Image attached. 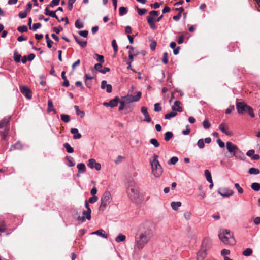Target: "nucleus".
I'll list each match as a JSON object with an SVG mask.
<instances>
[{
	"mask_svg": "<svg viewBox=\"0 0 260 260\" xmlns=\"http://www.w3.org/2000/svg\"><path fill=\"white\" fill-rule=\"evenodd\" d=\"M153 236L152 230L149 228H140L135 237V248L142 249Z\"/></svg>",
	"mask_w": 260,
	"mask_h": 260,
	"instance_id": "f257e3e1",
	"label": "nucleus"
},
{
	"mask_svg": "<svg viewBox=\"0 0 260 260\" xmlns=\"http://www.w3.org/2000/svg\"><path fill=\"white\" fill-rule=\"evenodd\" d=\"M126 193L131 201L137 202L140 200V192L137 183L133 180L128 181L126 185Z\"/></svg>",
	"mask_w": 260,
	"mask_h": 260,
	"instance_id": "f03ea898",
	"label": "nucleus"
},
{
	"mask_svg": "<svg viewBox=\"0 0 260 260\" xmlns=\"http://www.w3.org/2000/svg\"><path fill=\"white\" fill-rule=\"evenodd\" d=\"M218 237L225 244L234 245L236 243L233 233L229 230H221L218 234Z\"/></svg>",
	"mask_w": 260,
	"mask_h": 260,
	"instance_id": "7ed1b4c3",
	"label": "nucleus"
},
{
	"mask_svg": "<svg viewBox=\"0 0 260 260\" xmlns=\"http://www.w3.org/2000/svg\"><path fill=\"white\" fill-rule=\"evenodd\" d=\"M158 156L154 154L150 159L152 173L156 178L159 177L163 172L162 168L158 160Z\"/></svg>",
	"mask_w": 260,
	"mask_h": 260,
	"instance_id": "20e7f679",
	"label": "nucleus"
},
{
	"mask_svg": "<svg viewBox=\"0 0 260 260\" xmlns=\"http://www.w3.org/2000/svg\"><path fill=\"white\" fill-rule=\"evenodd\" d=\"M112 201L111 194L109 191L104 192L101 198V204L99 210L100 211H104L106 207L110 204Z\"/></svg>",
	"mask_w": 260,
	"mask_h": 260,
	"instance_id": "39448f33",
	"label": "nucleus"
},
{
	"mask_svg": "<svg viewBox=\"0 0 260 260\" xmlns=\"http://www.w3.org/2000/svg\"><path fill=\"white\" fill-rule=\"evenodd\" d=\"M142 95L140 91H138L136 95H132L131 94H127L126 96H122V99L123 100L126 104L131 103L134 102L138 101Z\"/></svg>",
	"mask_w": 260,
	"mask_h": 260,
	"instance_id": "423d86ee",
	"label": "nucleus"
},
{
	"mask_svg": "<svg viewBox=\"0 0 260 260\" xmlns=\"http://www.w3.org/2000/svg\"><path fill=\"white\" fill-rule=\"evenodd\" d=\"M211 240L208 238H204L202 241L200 249L207 252L211 248Z\"/></svg>",
	"mask_w": 260,
	"mask_h": 260,
	"instance_id": "0eeeda50",
	"label": "nucleus"
},
{
	"mask_svg": "<svg viewBox=\"0 0 260 260\" xmlns=\"http://www.w3.org/2000/svg\"><path fill=\"white\" fill-rule=\"evenodd\" d=\"M91 209H88V210L83 211V216L82 217L79 216L77 218L78 221H81L83 222L85 221L86 219L88 220L91 219Z\"/></svg>",
	"mask_w": 260,
	"mask_h": 260,
	"instance_id": "6e6552de",
	"label": "nucleus"
},
{
	"mask_svg": "<svg viewBox=\"0 0 260 260\" xmlns=\"http://www.w3.org/2000/svg\"><path fill=\"white\" fill-rule=\"evenodd\" d=\"M248 107V106L244 102H239L236 103V108L238 112L240 114H243L244 112H246Z\"/></svg>",
	"mask_w": 260,
	"mask_h": 260,
	"instance_id": "1a4fd4ad",
	"label": "nucleus"
},
{
	"mask_svg": "<svg viewBox=\"0 0 260 260\" xmlns=\"http://www.w3.org/2000/svg\"><path fill=\"white\" fill-rule=\"evenodd\" d=\"M87 166L90 169H95L97 171H99L101 169V164L96 162L95 159L93 158L89 159Z\"/></svg>",
	"mask_w": 260,
	"mask_h": 260,
	"instance_id": "9d476101",
	"label": "nucleus"
},
{
	"mask_svg": "<svg viewBox=\"0 0 260 260\" xmlns=\"http://www.w3.org/2000/svg\"><path fill=\"white\" fill-rule=\"evenodd\" d=\"M219 129L227 136H233V133L229 130L228 124L224 122L221 123L219 126Z\"/></svg>",
	"mask_w": 260,
	"mask_h": 260,
	"instance_id": "9b49d317",
	"label": "nucleus"
},
{
	"mask_svg": "<svg viewBox=\"0 0 260 260\" xmlns=\"http://www.w3.org/2000/svg\"><path fill=\"white\" fill-rule=\"evenodd\" d=\"M218 193L223 197H229L234 194V191L227 188H220Z\"/></svg>",
	"mask_w": 260,
	"mask_h": 260,
	"instance_id": "f8f14e48",
	"label": "nucleus"
},
{
	"mask_svg": "<svg viewBox=\"0 0 260 260\" xmlns=\"http://www.w3.org/2000/svg\"><path fill=\"white\" fill-rule=\"evenodd\" d=\"M226 148L229 152L232 153V155L234 154L235 152L238 149L237 146L233 144L231 142H228L226 143Z\"/></svg>",
	"mask_w": 260,
	"mask_h": 260,
	"instance_id": "ddd939ff",
	"label": "nucleus"
},
{
	"mask_svg": "<svg viewBox=\"0 0 260 260\" xmlns=\"http://www.w3.org/2000/svg\"><path fill=\"white\" fill-rule=\"evenodd\" d=\"M21 92L28 99H30L32 96L31 92L30 90L26 86L20 87Z\"/></svg>",
	"mask_w": 260,
	"mask_h": 260,
	"instance_id": "4468645a",
	"label": "nucleus"
},
{
	"mask_svg": "<svg viewBox=\"0 0 260 260\" xmlns=\"http://www.w3.org/2000/svg\"><path fill=\"white\" fill-rule=\"evenodd\" d=\"M141 111L145 117V120L147 122L150 123L151 121V117L148 112L147 108L146 107H142L141 108Z\"/></svg>",
	"mask_w": 260,
	"mask_h": 260,
	"instance_id": "2eb2a0df",
	"label": "nucleus"
},
{
	"mask_svg": "<svg viewBox=\"0 0 260 260\" xmlns=\"http://www.w3.org/2000/svg\"><path fill=\"white\" fill-rule=\"evenodd\" d=\"M158 15V11H151L149 12V15L147 17V22L150 20L152 22H156V19H154V17L157 16Z\"/></svg>",
	"mask_w": 260,
	"mask_h": 260,
	"instance_id": "dca6fc26",
	"label": "nucleus"
},
{
	"mask_svg": "<svg viewBox=\"0 0 260 260\" xmlns=\"http://www.w3.org/2000/svg\"><path fill=\"white\" fill-rule=\"evenodd\" d=\"M207 253L206 251L201 250V249L197 252L196 255L197 260H204L206 257Z\"/></svg>",
	"mask_w": 260,
	"mask_h": 260,
	"instance_id": "f3484780",
	"label": "nucleus"
},
{
	"mask_svg": "<svg viewBox=\"0 0 260 260\" xmlns=\"http://www.w3.org/2000/svg\"><path fill=\"white\" fill-rule=\"evenodd\" d=\"M181 102L179 101H175L173 105L172 106L171 108L173 111H178L181 112L183 109L180 106Z\"/></svg>",
	"mask_w": 260,
	"mask_h": 260,
	"instance_id": "a211bd4d",
	"label": "nucleus"
},
{
	"mask_svg": "<svg viewBox=\"0 0 260 260\" xmlns=\"http://www.w3.org/2000/svg\"><path fill=\"white\" fill-rule=\"evenodd\" d=\"M55 12H56V11H50L48 7H46L45 9V13L44 14L46 15L49 16L50 17L55 18L57 20H58V17L56 15Z\"/></svg>",
	"mask_w": 260,
	"mask_h": 260,
	"instance_id": "6ab92c4d",
	"label": "nucleus"
},
{
	"mask_svg": "<svg viewBox=\"0 0 260 260\" xmlns=\"http://www.w3.org/2000/svg\"><path fill=\"white\" fill-rule=\"evenodd\" d=\"M232 156H234L236 158L243 160L245 157L244 154L238 148Z\"/></svg>",
	"mask_w": 260,
	"mask_h": 260,
	"instance_id": "aec40b11",
	"label": "nucleus"
},
{
	"mask_svg": "<svg viewBox=\"0 0 260 260\" xmlns=\"http://www.w3.org/2000/svg\"><path fill=\"white\" fill-rule=\"evenodd\" d=\"M70 132L72 134H73V138L75 139H80L82 137L81 134L79 133L77 128H71Z\"/></svg>",
	"mask_w": 260,
	"mask_h": 260,
	"instance_id": "412c9836",
	"label": "nucleus"
},
{
	"mask_svg": "<svg viewBox=\"0 0 260 260\" xmlns=\"http://www.w3.org/2000/svg\"><path fill=\"white\" fill-rule=\"evenodd\" d=\"M119 101V98L116 96L109 102V106L111 107H114L117 105Z\"/></svg>",
	"mask_w": 260,
	"mask_h": 260,
	"instance_id": "4be33fe9",
	"label": "nucleus"
},
{
	"mask_svg": "<svg viewBox=\"0 0 260 260\" xmlns=\"http://www.w3.org/2000/svg\"><path fill=\"white\" fill-rule=\"evenodd\" d=\"M92 234H96V235H98V236H99L101 237L104 238H107V237H108L107 235L105 233V231L102 229H100L98 231H96L93 232L92 233Z\"/></svg>",
	"mask_w": 260,
	"mask_h": 260,
	"instance_id": "5701e85b",
	"label": "nucleus"
},
{
	"mask_svg": "<svg viewBox=\"0 0 260 260\" xmlns=\"http://www.w3.org/2000/svg\"><path fill=\"white\" fill-rule=\"evenodd\" d=\"M22 148V145L20 142H17L15 144L13 145L10 148V150H21Z\"/></svg>",
	"mask_w": 260,
	"mask_h": 260,
	"instance_id": "b1692460",
	"label": "nucleus"
},
{
	"mask_svg": "<svg viewBox=\"0 0 260 260\" xmlns=\"http://www.w3.org/2000/svg\"><path fill=\"white\" fill-rule=\"evenodd\" d=\"M74 108L76 110V114L77 115L80 116L81 118H83L84 117V116H85L84 112L83 111H81L79 109L78 106H77V105L74 106Z\"/></svg>",
	"mask_w": 260,
	"mask_h": 260,
	"instance_id": "393cba45",
	"label": "nucleus"
},
{
	"mask_svg": "<svg viewBox=\"0 0 260 260\" xmlns=\"http://www.w3.org/2000/svg\"><path fill=\"white\" fill-rule=\"evenodd\" d=\"M77 167L80 173H84L86 171V167L84 164L79 163L77 165Z\"/></svg>",
	"mask_w": 260,
	"mask_h": 260,
	"instance_id": "a878e982",
	"label": "nucleus"
},
{
	"mask_svg": "<svg viewBox=\"0 0 260 260\" xmlns=\"http://www.w3.org/2000/svg\"><path fill=\"white\" fill-rule=\"evenodd\" d=\"M181 205L180 202H172L171 203V206L172 208L174 210H177L178 208Z\"/></svg>",
	"mask_w": 260,
	"mask_h": 260,
	"instance_id": "bb28decb",
	"label": "nucleus"
},
{
	"mask_svg": "<svg viewBox=\"0 0 260 260\" xmlns=\"http://www.w3.org/2000/svg\"><path fill=\"white\" fill-rule=\"evenodd\" d=\"M51 111H53L55 113H56V110L53 108V102L50 100L48 101V112H50Z\"/></svg>",
	"mask_w": 260,
	"mask_h": 260,
	"instance_id": "cd10ccee",
	"label": "nucleus"
},
{
	"mask_svg": "<svg viewBox=\"0 0 260 260\" xmlns=\"http://www.w3.org/2000/svg\"><path fill=\"white\" fill-rule=\"evenodd\" d=\"M177 113L175 111H172L169 113L166 114L165 115V118L166 119H170L172 118L175 117L177 115Z\"/></svg>",
	"mask_w": 260,
	"mask_h": 260,
	"instance_id": "c85d7f7f",
	"label": "nucleus"
},
{
	"mask_svg": "<svg viewBox=\"0 0 260 260\" xmlns=\"http://www.w3.org/2000/svg\"><path fill=\"white\" fill-rule=\"evenodd\" d=\"M10 117L8 118H4L0 121V128L5 127L9 122V119Z\"/></svg>",
	"mask_w": 260,
	"mask_h": 260,
	"instance_id": "c756f323",
	"label": "nucleus"
},
{
	"mask_svg": "<svg viewBox=\"0 0 260 260\" xmlns=\"http://www.w3.org/2000/svg\"><path fill=\"white\" fill-rule=\"evenodd\" d=\"M204 173L207 181L209 182H212V176L210 171L208 170H205Z\"/></svg>",
	"mask_w": 260,
	"mask_h": 260,
	"instance_id": "7c9ffc66",
	"label": "nucleus"
},
{
	"mask_svg": "<svg viewBox=\"0 0 260 260\" xmlns=\"http://www.w3.org/2000/svg\"><path fill=\"white\" fill-rule=\"evenodd\" d=\"M63 146L66 149L67 151L69 153H72L74 152V149L72 148L68 143H65Z\"/></svg>",
	"mask_w": 260,
	"mask_h": 260,
	"instance_id": "2f4dec72",
	"label": "nucleus"
},
{
	"mask_svg": "<svg viewBox=\"0 0 260 260\" xmlns=\"http://www.w3.org/2000/svg\"><path fill=\"white\" fill-rule=\"evenodd\" d=\"M251 188L256 191H258L260 190V184L258 183H253L251 185Z\"/></svg>",
	"mask_w": 260,
	"mask_h": 260,
	"instance_id": "473e14b6",
	"label": "nucleus"
},
{
	"mask_svg": "<svg viewBox=\"0 0 260 260\" xmlns=\"http://www.w3.org/2000/svg\"><path fill=\"white\" fill-rule=\"evenodd\" d=\"M67 165L69 167H72L74 166L75 165V162L74 161V159L73 157H67Z\"/></svg>",
	"mask_w": 260,
	"mask_h": 260,
	"instance_id": "72a5a7b5",
	"label": "nucleus"
},
{
	"mask_svg": "<svg viewBox=\"0 0 260 260\" xmlns=\"http://www.w3.org/2000/svg\"><path fill=\"white\" fill-rule=\"evenodd\" d=\"M173 136V134L171 132H167L165 133V140L166 141H169Z\"/></svg>",
	"mask_w": 260,
	"mask_h": 260,
	"instance_id": "f704fd0d",
	"label": "nucleus"
},
{
	"mask_svg": "<svg viewBox=\"0 0 260 260\" xmlns=\"http://www.w3.org/2000/svg\"><path fill=\"white\" fill-rule=\"evenodd\" d=\"M150 143L156 148L158 147L160 145L159 142L155 138L151 139L150 140Z\"/></svg>",
	"mask_w": 260,
	"mask_h": 260,
	"instance_id": "c9c22d12",
	"label": "nucleus"
},
{
	"mask_svg": "<svg viewBox=\"0 0 260 260\" xmlns=\"http://www.w3.org/2000/svg\"><path fill=\"white\" fill-rule=\"evenodd\" d=\"M248 173L250 174L257 175L259 173V170L255 168H251L249 169Z\"/></svg>",
	"mask_w": 260,
	"mask_h": 260,
	"instance_id": "e433bc0d",
	"label": "nucleus"
},
{
	"mask_svg": "<svg viewBox=\"0 0 260 260\" xmlns=\"http://www.w3.org/2000/svg\"><path fill=\"white\" fill-rule=\"evenodd\" d=\"M61 119L63 122L68 123L70 121V117L69 115L66 114H61L60 115Z\"/></svg>",
	"mask_w": 260,
	"mask_h": 260,
	"instance_id": "4c0bfd02",
	"label": "nucleus"
},
{
	"mask_svg": "<svg viewBox=\"0 0 260 260\" xmlns=\"http://www.w3.org/2000/svg\"><path fill=\"white\" fill-rule=\"evenodd\" d=\"M21 56L18 54L17 51L14 53V59L16 62H19L21 60Z\"/></svg>",
	"mask_w": 260,
	"mask_h": 260,
	"instance_id": "58836bf2",
	"label": "nucleus"
},
{
	"mask_svg": "<svg viewBox=\"0 0 260 260\" xmlns=\"http://www.w3.org/2000/svg\"><path fill=\"white\" fill-rule=\"evenodd\" d=\"M75 26L78 29L82 28L84 26L83 23L80 20H77L75 21Z\"/></svg>",
	"mask_w": 260,
	"mask_h": 260,
	"instance_id": "ea45409f",
	"label": "nucleus"
},
{
	"mask_svg": "<svg viewBox=\"0 0 260 260\" xmlns=\"http://www.w3.org/2000/svg\"><path fill=\"white\" fill-rule=\"evenodd\" d=\"M125 236L122 234H119L115 239L117 242H123L125 240Z\"/></svg>",
	"mask_w": 260,
	"mask_h": 260,
	"instance_id": "a19ab883",
	"label": "nucleus"
},
{
	"mask_svg": "<svg viewBox=\"0 0 260 260\" xmlns=\"http://www.w3.org/2000/svg\"><path fill=\"white\" fill-rule=\"evenodd\" d=\"M119 15L120 16H123L126 14L127 12V10L126 7H120L119 9Z\"/></svg>",
	"mask_w": 260,
	"mask_h": 260,
	"instance_id": "79ce46f5",
	"label": "nucleus"
},
{
	"mask_svg": "<svg viewBox=\"0 0 260 260\" xmlns=\"http://www.w3.org/2000/svg\"><path fill=\"white\" fill-rule=\"evenodd\" d=\"M137 12L139 15H143L146 14L147 10L146 9H140L138 7H136Z\"/></svg>",
	"mask_w": 260,
	"mask_h": 260,
	"instance_id": "37998d69",
	"label": "nucleus"
},
{
	"mask_svg": "<svg viewBox=\"0 0 260 260\" xmlns=\"http://www.w3.org/2000/svg\"><path fill=\"white\" fill-rule=\"evenodd\" d=\"M17 30L20 32H25L27 31L28 28L26 25H22L19 26L17 28Z\"/></svg>",
	"mask_w": 260,
	"mask_h": 260,
	"instance_id": "c03bdc74",
	"label": "nucleus"
},
{
	"mask_svg": "<svg viewBox=\"0 0 260 260\" xmlns=\"http://www.w3.org/2000/svg\"><path fill=\"white\" fill-rule=\"evenodd\" d=\"M252 253V250L251 248H247L243 252V254L245 256H250Z\"/></svg>",
	"mask_w": 260,
	"mask_h": 260,
	"instance_id": "a18cd8bd",
	"label": "nucleus"
},
{
	"mask_svg": "<svg viewBox=\"0 0 260 260\" xmlns=\"http://www.w3.org/2000/svg\"><path fill=\"white\" fill-rule=\"evenodd\" d=\"M197 145L200 149H203L205 146L204 141L203 139H199L197 142Z\"/></svg>",
	"mask_w": 260,
	"mask_h": 260,
	"instance_id": "49530a36",
	"label": "nucleus"
},
{
	"mask_svg": "<svg viewBox=\"0 0 260 260\" xmlns=\"http://www.w3.org/2000/svg\"><path fill=\"white\" fill-rule=\"evenodd\" d=\"M6 226L4 221H0V232H4L6 231Z\"/></svg>",
	"mask_w": 260,
	"mask_h": 260,
	"instance_id": "de8ad7c7",
	"label": "nucleus"
},
{
	"mask_svg": "<svg viewBox=\"0 0 260 260\" xmlns=\"http://www.w3.org/2000/svg\"><path fill=\"white\" fill-rule=\"evenodd\" d=\"M60 0H52L49 6L50 7H54V6H57L59 5Z\"/></svg>",
	"mask_w": 260,
	"mask_h": 260,
	"instance_id": "09e8293b",
	"label": "nucleus"
},
{
	"mask_svg": "<svg viewBox=\"0 0 260 260\" xmlns=\"http://www.w3.org/2000/svg\"><path fill=\"white\" fill-rule=\"evenodd\" d=\"M178 161V158L177 157L173 156L172 157L169 161V164L175 165Z\"/></svg>",
	"mask_w": 260,
	"mask_h": 260,
	"instance_id": "8fccbe9b",
	"label": "nucleus"
},
{
	"mask_svg": "<svg viewBox=\"0 0 260 260\" xmlns=\"http://www.w3.org/2000/svg\"><path fill=\"white\" fill-rule=\"evenodd\" d=\"M168 53L165 52L163 53V58L162 61L164 64H167L168 63Z\"/></svg>",
	"mask_w": 260,
	"mask_h": 260,
	"instance_id": "3c124183",
	"label": "nucleus"
},
{
	"mask_svg": "<svg viewBox=\"0 0 260 260\" xmlns=\"http://www.w3.org/2000/svg\"><path fill=\"white\" fill-rule=\"evenodd\" d=\"M246 112H247L248 113V114L250 115V116L251 117H252V118L254 117L255 115H254V112L253 111V109H252V108L251 107L248 106V107L247 108V110Z\"/></svg>",
	"mask_w": 260,
	"mask_h": 260,
	"instance_id": "603ef678",
	"label": "nucleus"
},
{
	"mask_svg": "<svg viewBox=\"0 0 260 260\" xmlns=\"http://www.w3.org/2000/svg\"><path fill=\"white\" fill-rule=\"evenodd\" d=\"M95 55L97 56L96 60L100 62V63H102L104 61V58L103 55H100L98 54H95Z\"/></svg>",
	"mask_w": 260,
	"mask_h": 260,
	"instance_id": "864d4df0",
	"label": "nucleus"
},
{
	"mask_svg": "<svg viewBox=\"0 0 260 260\" xmlns=\"http://www.w3.org/2000/svg\"><path fill=\"white\" fill-rule=\"evenodd\" d=\"M235 187L237 189L239 193L242 194L243 193V189L240 187L238 183H235L234 184Z\"/></svg>",
	"mask_w": 260,
	"mask_h": 260,
	"instance_id": "5fc2aeb1",
	"label": "nucleus"
},
{
	"mask_svg": "<svg viewBox=\"0 0 260 260\" xmlns=\"http://www.w3.org/2000/svg\"><path fill=\"white\" fill-rule=\"evenodd\" d=\"M162 108L160 106V104L159 103H155L154 104V111L155 112H159L161 110Z\"/></svg>",
	"mask_w": 260,
	"mask_h": 260,
	"instance_id": "6e6d98bb",
	"label": "nucleus"
},
{
	"mask_svg": "<svg viewBox=\"0 0 260 260\" xmlns=\"http://www.w3.org/2000/svg\"><path fill=\"white\" fill-rule=\"evenodd\" d=\"M112 46L114 49L115 53H117L118 51V46L116 44V42L115 40H113L112 41Z\"/></svg>",
	"mask_w": 260,
	"mask_h": 260,
	"instance_id": "4d7b16f0",
	"label": "nucleus"
},
{
	"mask_svg": "<svg viewBox=\"0 0 260 260\" xmlns=\"http://www.w3.org/2000/svg\"><path fill=\"white\" fill-rule=\"evenodd\" d=\"M8 132H9V129L8 128H6L4 130V131H3V132H2V131L0 132V133L2 135V139H5L6 136L8 134Z\"/></svg>",
	"mask_w": 260,
	"mask_h": 260,
	"instance_id": "13d9d810",
	"label": "nucleus"
},
{
	"mask_svg": "<svg viewBox=\"0 0 260 260\" xmlns=\"http://www.w3.org/2000/svg\"><path fill=\"white\" fill-rule=\"evenodd\" d=\"M98 200V197L96 196H93L89 199V202L90 203H94Z\"/></svg>",
	"mask_w": 260,
	"mask_h": 260,
	"instance_id": "bf43d9fd",
	"label": "nucleus"
},
{
	"mask_svg": "<svg viewBox=\"0 0 260 260\" xmlns=\"http://www.w3.org/2000/svg\"><path fill=\"white\" fill-rule=\"evenodd\" d=\"M78 34L83 37H87L88 34V31L87 30H80L78 31Z\"/></svg>",
	"mask_w": 260,
	"mask_h": 260,
	"instance_id": "052dcab7",
	"label": "nucleus"
},
{
	"mask_svg": "<svg viewBox=\"0 0 260 260\" xmlns=\"http://www.w3.org/2000/svg\"><path fill=\"white\" fill-rule=\"evenodd\" d=\"M120 105L119 106V110L120 111L122 110L124 108V105L126 104L125 101L123 100L121 101H119Z\"/></svg>",
	"mask_w": 260,
	"mask_h": 260,
	"instance_id": "680f3d73",
	"label": "nucleus"
},
{
	"mask_svg": "<svg viewBox=\"0 0 260 260\" xmlns=\"http://www.w3.org/2000/svg\"><path fill=\"white\" fill-rule=\"evenodd\" d=\"M230 254V251L228 249H223L221 251V255L224 256H226L225 255H229Z\"/></svg>",
	"mask_w": 260,
	"mask_h": 260,
	"instance_id": "e2e57ef3",
	"label": "nucleus"
},
{
	"mask_svg": "<svg viewBox=\"0 0 260 260\" xmlns=\"http://www.w3.org/2000/svg\"><path fill=\"white\" fill-rule=\"evenodd\" d=\"M203 125L206 129H208L210 127V123L207 120H204L203 122Z\"/></svg>",
	"mask_w": 260,
	"mask_h": 260,
	"instance_id": "0e129e2a",
	"label": "nucleus"
},
{
	"mask_svg": "<svg viewBox=\"0 0 260 260\" xmlns=\"http://www.w3.org/2000/svg\"><path fill=\"white\" fill-rule=\"evenodd\" d=\"M77 43L79 44L82 47H85L87 45L86 41H84L80 39H79V40Z\"/></svg>",
	"mask_w": 260,
	"mask_h": 260,
	"instance_id": "69168bd1",
	"label": "nucleus"
},
{
	"mask_svg": "<svg viewBox=\"0 0 260 260\" xmlns=\"http://www.w3.org/2000/svg\"><path fill=\"white\" fill-rule=\"evenodd\" d=\"M191 214L190 212H186L184 213V218L187 220H188L191 218Z\"/></svg>",
	"mask_w": 260,
	"mask_h": 260,
	"instance_id": "338daca9",
	"label": "nucleus"
},
{
	"mask_svg": "<svg viewBox=\"0 0 260 260\" xmlns=\"http://www.w3.org/2000/svg\"><path fill=\"white\" fill-rule=\"evenodd\" d=\"M217 143L220 148H223L225 146L224 143L220 139H218L217 140Z\"/></svg>",
	"mask_w": 260,
	"mask_h": 260,
	"instance_id": "774afa93",
	"label": "nucleus"
}]
</instances>
